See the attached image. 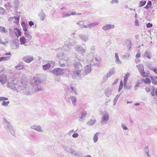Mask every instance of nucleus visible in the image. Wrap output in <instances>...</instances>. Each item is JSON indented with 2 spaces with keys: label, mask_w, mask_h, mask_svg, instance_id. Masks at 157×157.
<instances>
[{
  "label": "nucleus",
  "mask_w": 157,
  "mask_h": 157,
  "mask_svg": "<svg viewBox=\"0 0 157 157\" xmlns=\"http://www.w3.org/2000/svg\"><path fill=\"white\" fill-rule=\"evenodd\" d=\"M3 122L6 128H7L10 131L11 133L13 135L15 134V130L11 125L10 122L8 121L5 118H3Z\"/></svg>",
  "instance_id": "1"
},
{
  "label": "nucleus",
  "mask_w": 157,
  "mask_h": 157,
  "mask_svg": "<svg viewBox=\"0 0 157 157\" xmlns=\"http://www.w3.org/2000/svg\"><path fill=\"white\" fill-rule=\"evenodd\" d=\"M75 42V38L74 37H71L70 39L68 38L67 40L65 42L64 47L63 48H65L66 47L69 48L70 46L74 44Z\"/></svg>",
  "instance_id": "2"
},
{
  "label": "nucleus",
  "mask_w": 157,
  "mask_h": 157,
  "mask_svg": "<svg viewBox=\"0 0 157 157\" xmlns=\"http://www.w3.org/2000/svg\"><path fill=\"white\" fill-rule=\"evenodd\" d=\"M66 87H67L66 88V90L67 92L68 91L72 95L77 94L76 87L73 84H71L69 87H67L66 86Z\"/></svg>",
  "instance_id": "3"
},
{
  "label": "nucleus",
  "mask_w": 157,
  "mask_h": 157,
  "mask_svg": "<svg viewBox=\"0 0 157 157\" xmlns=\"http://www.w3.org/2000/svg\"><path fill=\"white\" fill-rule=\"evenodd\" d=\"M103 116L101 117V123H104L109 121V115L106 111H105L102 113Z\"/></svg>",
  "instance_id": "4"
},
{
  "label": "nucleus",
  "mask_w": 157,
  "mask_h": 157,
  "mask_svg": "<svg viewBox=\"0 0 157 157\" xmlns=\"http://www.w3.org/2000/svg\"><path fill=\"white\" fill-rule=\"evenodd\" d=\"M136 67L138 68L139 71L142 76L144 77H146L147 76L145 75V72L144 70V66L143 64H140L137 65Z\"/></svg>",
  "instance_id": "5"
},
{
  "label": "nucleus",
  "mask_w": 157,
  "mask_h": 157,
  "mask_svg": "<svg viewBox=\"0 0 157 157\" xmlns=\"http://www.w3.org/2000/svg\"><path fill=\"white\" fill-rule=\"evenodd\" d=\"M75 49L76 51L80 52L82 53H85L86 51V47H83L80 45H76L75 47Z\"/></svg>",
  "instance_id": "6"
},
{
  "label": "nucleus",
  "mask_w": 157,
  "mask_h": 157,
  "mask_svg": "<svg viewBox=\"0 0 157 157\" xmlns=\"http://www.w3.org/2000/svg\"><path fill=\"white\" fill-rule=\"evenodd\" d=\"M15 85L16 82L13 80H12L10 82H8L7 87L12 90L15 91L17 90Z\"/></svg>",
  "instance_id": "7"
},
{
  "label": "nucleus",
  "mask_w": 157,
  "mask_h": 157,
  "mask_svg": "<svg viewBox=\"0 0 157 157\" xmlns=\"http://www.w3.org/2000/svg\"><path fill=\"white\" fill-rule=\"evenodd\" d=\"M54 65V63L52 61L49 60L48 63L46 64L43 65L42 67L44 70L49 69L51 67H53Z\"/></svg>",
  "instance_id": "8"
},
{
  "label": "nucleus",
  "mask_w": 157,
  "mask_h": 157,
  "mask_svg": "<svg viewBox=\"0 0 157 157\" xmlns=\"http://www.w3.org/2000/svg\"><path fill=\"white\" fill-rule=\"evenodd\" d=\"M68 61V59L67 58H66V59L63 58L60 59V60L59 61L60 66L64 67L67 66L68 65L67 63Z\"/></svg>",
  "instance_id": "9"
},
{
  "label": "nucleus",
  "mask_w": 157,
  "mask_h": 157,
  "mask_svg": "<svg viewBox=\"0 0 157 157\" xmlns=\"http://www.w3.org/2000/svg\"><path fill=\"white\" fill-rule=\"evenodd\" d=\"M115 72L114 68H111L106 75H105L103 77V79L104 80H107L112 75H113Z\"/></svg>",
  "instance_id": "10"
},
{
  "label": "nucleus",
  "mask_w": 157,
  "mask_h": 157,
  "mask_svg": "<svg viewBox=\"0 0 157 157\" xmlns=\"http://www.w3.org/2000/svg\"><path fill=\"white\" fill-rule=\"evenodd\" d=\"M63 69L57 68L54 69L52 71V72L54 74L57 75H61L63 73Z\"/></svg>",
  "instance_id": "11"
},
{
  "label": "nucleus",
  "mask_w": 157,
  "mask_h": 157,
  "mask_svg": "<svg viewBox=\"0 0 157 157\" xmlns=\"http://www.w3.org/2000/svg\"><path fill=\"white\" fill-rule=\"evenodd\" d=\"M22 60L25 62L29 63L34 60L33 57L31 56H26L22 58Z\"/></svg>",
  "instance_id": "12"
},
{
  "label": "nucleus",
  "mask_w": 157,
  "mask_h": 157,
  "mask_svg": "<svg viewBox=\"0 0 157 157\" xmlns=\"http://www.w3.org/2000/svg\"><path fill=\"white\" fill-rule=\"evenodd\" d=\"M74 69L79 70L82 71L83 70L82 66L80 62H76L74 64Z\"/></svg>",
  "instance_id": "13"
},
{
  "label": "nucleus",
  "mask_w": 157,
  "mask_h": 157,
  "mask_svg": "<svg viewBox=\"0 0 157 157\" xmlns=\"http://www.w3.org/2000/svg\"><path fill=\"white\" fill-rule=\"evenodd\" d=\"M30 128L35 130L38 132H43V130L42 129L41 127L39 125H32L31 126Z\"/></svg>",
  "instance_id": "14"
},
{
  "label": "nucleus",
  "mask_w": 157,
  "mask_h": 157,
  "mask_svg": "<svg viewBox=\"0 0 157 157\" xmlns=\"http://www.w3.org/2000/svg\"><path fill=\"white\" fill-rule=\"evenodd\" d=\"M114 27L115 25H114L108 24L103 26L102 29L104 31H106L114 29Z\"/></svg>",
  "instance_id": "15"
},
{
  "label": "nucleus",
  "mask_w": 157,
  "mask_h": 157,
  "mask_svg": "<svg viewBox=\"0 0 157 157\" xmlns=\"http://www.w3.org/2000/svg\"><path fill=\"white\" fill-rule=\"evenodd\" d=\"M67 96L69 100H71V101L73 105L74 106H75L76 105V103L77 101V99L73 95H70L68 96V95H67Z\"/></svg>",
  "instance_id": "16"
},
{
  "label": "nucleus",
  "mask_w": 157,
  "mask_h": 157,
  "mask_svg": "<svg viewBox=\"0 0 157 157\" xmlns=\"http://www.w3.org/2000/svg\"><path fill=\"white\" fill-rule=\"evenodd\" d=\"M7 81V77L4 74L0 75V82L2 84H4Z\"/></svg>",
  "instance_id": "17"
},
{
  "label": "nucleus",
  "mask_w": 157,
  "mask_h": 157,
  "mask_svg": "<svg viewBox=\"0 0 157 157\" xmlns=\"http://www.w3.org/2000/svg\"><path fill=\"white\" fill-rule=\"evenodd\" d=\"M94 55L93 53H91L88 54L86 56V59L87 60L90 62H93L94 60Z\"/></svg>",
  "instance_id": "18"
},
{
  "label": "nucleus",
  "mask_w": 157,
  "mask_h": 157,
  "mask_svg": "<svg viewBox=\"0 0 157 157\" xmlns=\"http://www.w3.org/2000/svg\"><path fill=\"white\" fill-rule=\"evenodd\" d=\"M82 71L79 70H74L72 74V78H74L80 75Z\"/></svg>",
  "instance_id": "19"
},
{
  "label": "nucleus",
  "mask_w": 157,
  "mask_h": 157,
  "mask_svg": "<svg viewBox=\"0 0 157 157\" xmlns=\"http://www.w3.org/2000/svg\"><path fill=\"white\" fill-rule=\"evenodd\" d=\"M87 114V113L86 111H83L81 113V116L79 117V121L83 122Z\"/></svg>",
  "instance_id": "20"
},
{
  "label": "nucleus",
  "mask_w": 157,
  "mask_h": 157,
  "mask_svg": "<svg viewBox=\"0 0 157 157\" xmlns=\"http://www.w3.org/2000/svg\"><path fill=\"white\" fill-rule=\"evenodd\" d=\"M105 93L106 96L108 97H109L112 94V89L110 88H107L105 89Z\"/></svg>",
  "instance_id": "21"
},
{
  "label": "nucleus",
  "mask_w": 157,
  "mask_h": 157,
  "mask_svg": "<svg viewBox=\"0 0 157 157\" xmlns=\"http://www.w3.org/2000/svg\"><path fill=\"white\" fill-rule=\"evenodd\" d=\"M79 36L81 39L85 42L88 41L89 40L88 36L86 34H80Z\"/></svg>",
  "instance_id": "22"
},
{
  "label": "nucleus",
  "mask_w": 157,
  "mask_h": 157,
  "mask_svg": "<svg viewBox=\"0 0 157 157\" xmlns=\"http://www.w3.org/2000/svg\"><path fill=\"white\" fill-rule=\"evenodd\" d=\"M91 65L90 64L86 66L84 69V71L86 74H88L91 71Z\"/></svg>",
  "instance_id": "23"
},
{
  "label": "nucleus",
  "mask_w": 157,
  "mask_h": 157,
  "mask_svg": "<svg viewBox=\"0 0 157 157\" xmlns=\"http://www.w3.org/2000/svg\"><path fill=\"white\" fill-rule=\"evenodd\" d=\"M66 55L64 52L62 51H59L57 55V57L60 59L66 57Z\"/></svg>",
  "instance_id": "24"
},
{
  "label": "nucleus",
  "mask_w": 157,
  "mask_h": 157,
  "mask_svg": "<svg viewBox=\"0 0 157 157\" xmlns=\"http://www.w3.org/2000/svg\"><path fill=\"white\" fill-rule=\"evenodd\" d=\"M14 33L16 36L17 37L21 36V33L19 29L17 28H15L14 29Z\"/></svg>",
  "instance_id": "25"
},
{
  "label": "nucleus",
  "mask_w": 157,
  "mask_h": 157,
  "mask_svg": "<svg viewBox=\"0 0 157 157\" xmlns=\"http://www.w3.org/2000/svg\"><path fill=\"white\" fill-rule=\"evenodd\" d=\"M19 2L18 0H15L14 1L13 6L15 10H17L19 7Z\"/></svg>",
  "instance_id": "26"
},
{
  "label": "nucleus",
  "mask_w": 157,
  "mask_h": 157,
  "mask_svg": "<svg viewBox=\"0 0 157 157\" xmlns=\"http://www.w3.org/2000/svg\"><path fill=\"white\" fill-rule=\"evenodd\" d=\"M150 78L152 81V84L154 85H157V77H154L151 75L150 76Z\"/></svg>",
  "instance_id": "27"
},
{
  "label": "nucleus",
  "mask_w": 157,
  "mask_h": 157,
  "mask_svg": "<svg viewBox=\"0 0 157 157\" xmlns=\"http://www.w3.org/2000/svg\"><path fill=\"white\" fill-rule=\"evenodd\" d=\"M144 56L147 57L148 59H151V57L152 55L151 52L150 51H147L145 52L144 54Z\"/></svg>",
  "instance_id": "28"
},
{
  "label": "nucleus",
  "mask_w": 157,
  "mask_h": 157,
  "mask_svg": "<svg viewBox=\"0 0 157 157\" xmlns=\"http://www.w3.org/2000/svg\"><path fill=\"white\" fill-rule=\"evenodd\" d=\"M96 121L95 119H90V120L87 122L86 124L89 126H91L94 124Z\"/></svg>",
  "instance_id": "29"
},
{
  "label": "nucleus",
  "mask_w": 157,
  "mask_h": 157,
  "mask_svg": "<svg viewBox=\"0 0 157 157\" xmlns=\"http://www.w3.org/2000/svg\"><path fill=\"white\" fill-rule=\"evenodd\" d=\"M130 76V74L128 73H127L125 75V76L124 77V87H125L126 86V84H127V81L128 79V78Z\"/></svg>",
  "instance_id": "30"
},
{
  "label": "nucleus",
  "mask_w": 157,
  "mask_h": 157,
  "mask_svg": "<svg viewBox=\"0 0 157 157\" xmlns=\"http://www.w3.org/2000/svg\"><path fill=\"white\" fill-rule=\"evenodd\" d=\"M115 63L119 64L121 63V60L119 59V58L118 56V54L117 53H115Z\"/></svg>",
  "instance_id": "31"
},
{
  "label": "nucleus",
  "mask_w": 157,
  "mask_h": 157,
  "mask_svg": "<svg viewBox=\"0 0 157 157\" xmlns=\"http://www.w3.org/2000/svg\"><path fill=\"white\" fill-rule=\"evenodd\" d=\"M23 92L26 95H28L30 94V92H29V89L28 87H24L22 90Z\"/></svg>",
  "instance_id": "32"
},
{
  "label": "nucleus",
  "mask_w": 157,
  "mask_h": 157,
  "mask_svg": "<svg viewBox=\"0 0 157 157\" xmlns=\"http://www.w3.org/2000/svg\"><path fill=\"white\" fill-rule=\"evenodd\" d=\"M100 134V132L96 133L94 136L93 140L94 143H96L98 140V135Z\"/></svg>",
  "instance_id": "33"
},
{
  "label": "nucleus",
  "mask_w": 157,
  "mask_h": 157,
  "mask_svg": "<svg viewBox=\"0 0 157 157\" xmlns=\"http://www.w3.org/2000/svg\"><path fill=\"white\" fill-rule=\"evenodd\" d=\"M39 16L40 17V19L42 20H43L44 19L45 15L44 13L42 11L40 12L38 14Z\"/></svg>",
  "instance_id": "34"
},
{
  "label": "nucleus",
  "mask_w": 157,
  "mask_h": 157,
  "mask_svg": "<svg viewBox=\"0 0 157 157\" xmlns=\"http://www.w3.org/2000/svg\"><path fill=\"white\" fill-rule=\"evenodd\" d=\"M23 68V63L22 62L20 63L17 66L15 67V68L17 70H20Z\"/></svg>",
  "instance_id": "35"
},
{
  "label": "nucleus",
  "mask_w": 157,
  "mask_h": 157,
  "mask_svg": "<svg viewBox=\"0 0 157 157\" xmlns=\"http://www.w3.org/2000/svg\"><path fill=\"white\" fill-rule=\"evenodd\" d=\"M19 41L21 44H24L25 43L26 40L24 37H22L20 38Z\"/></svg>",
  "instance_id": "36"
},
{
  "label": "nucleus",
  "mask_w": 157,
  "mask_h": 157,
  "mask_svg": "<svg viewBox=\"0 0 157 157\" xmlns=\"http://www.w3.org/2000/svg\"><path fill=\"white\" fill-rule=\"evenodd\" d=\"M24 34L28 40H30L32 38V36L29 33V31H26L24 32Z\"/></svg>",
  "instance_id": "37"
},
{
  "label": "nucleus",
  "mask_w": 157,
  "mask_h": 157,
  "mask_svg": "<svg viewBox=\"0 0 157 157\" xmlns=\"http://www.w3.org/2000/svg\"><path fill=\"white\" fill-rule=\"evenodd\" d=\"M99 24V23L98 22H93L90 24H89L90 29H91L92 28L98 25Z\"/></svg>",
  "instance_id": "38"
},
{
  "label": "nucleus",
  "mask_w": 157,
  "mask_h": 157,
  "mask_svg": "<svg viewBox=\"0 0 157 157\" xmlns=\"http://www.w3.org/2000/svg\"><path fill=\"white\" fill-rule=\"evenodd\" d=\"M10 57V56L1 57H0V62L8 60Z\"/></svg>",
  "instance_id": "39"
},
{
  "label": "nucleus",
  "mask_w": 157,
  "mask_h": 157,
  "mask_svg": "<svg viewBox=\"0 0 157 157\" xmlns=\"http://www.w3.org/2000/svg\"><path fill=\"white\" fill-rule=\"evenodd\" d=\"M146 3V1H140L138 6V7H141L144 6Z\"/></svg>",
  "instance_id": "40"
},
{
  "label": "nucleus",
  "mask_w": 157,
  "mask_h": 157,
  "mask_svg": "<svg viewBox=\"0 0 157 157\" xmlns=\"http://www.w3.org/2000/svg\"><path fill=\"white\" fill-rule=\"evenodd\" d=\"M143 81L146 84H149L151 82V80L149 78H148L143 79Z\"/></svg>",
  "instance_id": "41"
},
{
  "label": "nucleus",
  "mask_w": 157,
  "mask_h": 157,
  "mask_svg": "<svg viewBox=\"0 0 157 157\" xmlns=\"http://www.w3.org/2000/svg\"><path fill=\"white\" fill-rule=\"evenodd\" d=\"M0 32L3 33H7L8 31L5 27L0 26Z\"/></svg>",
  "instance_id": "42"
},
{
  "label": "nucleus",
  "mask_w": 157,
  "mask_h": 157,
  "mask_svg": "<svg viewBox=\"0 0 157 157\" xmlns=\"http://www.w3.org/2000/svg\"><path fill=\"white\" fill-rule=\"evenodd\" d=\"M152 5V2L151 1H149L147 3V5H146V6L144 7V8H145L146 9H148L149 7L151 6Z\"/></svg>",
  "instance_id": "43"
},
{
  "label": "nucleus",
  "mask_w": 157,
  "mask_h": 157,
  "mask_svg": "<svg viewBox=\"0 0 157 157\" xmlns=\"http://www.w3.org/2000/svg\"><path fill=\"white\" fill-rule=\"evenodd\" d=\"M21 25L22 26L23 30L25 32L26 31H28L26 27V25L25 22H22L21 23Z\"/></svg>",
  "instance_id": "44"
},
{
  "label": "nucleus",
  "mask_w": 157,
  "mask_h": 157,
  "mask_svg": "<svg viewBox=\"0 0 157 157\" xmlns=\"http://www.w3.org/2000/svg\"><path fill=\"white\" fill-rule=\"evenodd\" d=\"M77 24L79 25V27H81L82 28V26L84 24V22L83 21H79L77 23Z\"/></svg>",
  "instance_id": "45"
},
{
  "label": "nucleus",
  "mask_w": 157,
  "mask_h": 157,
  "mask_svg": "<svg viewBox=\"0 0 157 157\" xmlns=\"http://www.w3.org/2000/svg\"><path fill=\"white\" fill-rule=\"evenodd\" d=\"M9 103L10 101H4L2 102V103L1 105H2L4 106H7Z\"/></svg>",
  "instance_id": "46"
},
{
  "label": "nucleus",
  "mask_w": 157,
  "mask_h": 157,
  "mask_svg": "<svg viewBox=\"0 0 157 157\" xmlns=\"http://www.w3.org/2000/svg\"><path fill=\"white\" fill-rule=\"evenodd\" d=\"M41 82V80L40 79H37L36 80L34 83V84L35 85H39Z\"/></svg>",
  "instance_id": "47"
},
{
  "label": "nucleus",
  "mask_w": 157,
  "mask_h": 157,
  "mask_svg": "<svg viewBox=\"0 0 157 157\" xmlns=\"http://www.w3.org/2000/svg\"><path fill=\"white\" fill-rule=\"evenodd\" d=\"M123 82L121 80L120 82V84L118 89V91H120L123 88Z\"/></svg>",
  "instance_id": "48"
},
{
  "label": "nucleus",
  "mask_w": 157,
  "mask_h": 157,
  "mask_svg": "<svg viewBox=\"0 0 157 157\" xmlns=\"http://www.w3.org/2000/svg\"><path fill=\"white\" fill-rule=\"evenodd\" d=\"M70 153L71 154H73L76 156H78V154H77L76 152L74 150H70Z\"/></svg>",
  "instance_id": "49"
},
{
  "label": "nucleus",
  "mask_w": 157,
  "mask_h": 157,
  "mask_svg": "<svg viewBox=\"0 0 157 157\" xmlns=\"http://www.w3.org/2000/svg\"><path fill=\"white\" fill-rule=\"evenodd\" d=\"M5 11L2 8L0 7V14L3 15L5 14Z\"/></svg>",
  "instance_id": "50"
},
{
  "label": "nucleus",
  "mask_w": 157,
  "mask_h": 157,
  "mask_svg": "<svg viewBox=\"0 0 157 157\" xmlns=\"http://www.w3.org/2000/svg\"><path fill=\"white\" fill-rule=\"evenodd\" d=\"M118 2V0H111L110 3L113 5L114 4H117Z\"/></svg>",
  "instance_id": "51"
},
{
  "label": "nucleus",
  "mask_w": 157,
  "mask_h": 157,
  "mask_svg": "<svg viewBox=\"0 0 157 157\" xmlns=\"http://www.w3.org/2000/svg\"><path fill=\"white\" fill-rule=\"evenodd\" d=\"M71 15L69 13H63L62 17L63 18H65L66 17H69Z\"/></svg>",
  "instance_id": "52"
},
{
  "label": "nucleus",
  "mask_w": 157,
  "mask_h": 157,
  "mask_svg": "<svg viewBox=\"0 0 157 157\" xmlns=\"http://www.w3.org/2000/svg\"><path fill=\"white\" fill-rule=\"evenodd\" d=\"M43 89V88L41 87H36L35 88L34 91L35 92H37L40 91Z\"/></svg>",
  "instance_id": "53"
},
{
  "label": "nucleus",
  "mask_w": 157,
  "mask_h": 157,
  "mask_svg": "<svg viewBox=\"0 0 157 157\" xmlns=\"http://www.w3.org/2000/svg\"><path fill=\"white\" fill-rule=\"evenodd\" d=\"M9 31H10L9 33H10V36H13V30L12 29L10 28L9 29Z\"/></svg>",
  "instance_id": "54"
},
{
  "label": "nucleus",
  "mask_w": 157,
  "mask_h": 157,
  "mask_svg": "<svg viewBox=\"0 0 157 157\" xmlns=\"http://www.w3.org/2000/svg\"><path fill=\"white\" fill-rule=\"evenodd\" d=\"M121 127L124 130H126L128 129V128L124 124H122Z\"/></svg>",
  "instance_id": "55"
},
{
  "label": "nucleus",
  "mask_w": 157,
  "mask_h": 157,
  "mask_svg": "<svg viewBox=\"0 0 157 157\" xmlns=\"http://www.w3.org/2000/svg\"><path fill=\"white\" fill-rule=\"evenodd\" d=\"M5 6L7 9L8 10L10 9L11 7V6L9 3L6 4Z\"/></svg>",
  "instance_id": "56"
},
{
  "label": "nucleus",
  "mask_w": 157,
  "mask_h": 157,
  "mask_svg": "<svg viewBox=\"0 0 157 157\" xmlns=\"http://www.w3.org/2000/svg\"><path fill=\"white\" fill-rule=\"evenodd\" d=\"M78 136V135L77 133H75L72 135V136L73 138H76Z\"/></svg>",
  "instance_id": "57"
},
{
  "label": "nucleus",
  "mask_w": 157,
  "mask_h": 157,
  "mask_svg": "<svg viewBox=\"0 0 157 157\" xmlns=\"http://www.w3.org/2000/svg\"><path fill=\"white\" fill-rule=\"evenodd\" d=\"M140 85V83H136V85H135V87H134V90H136L137 89V87H139Z\"/></svg>",
  "instance_id": "58"
},
{
  "label": "nucleus",
  "mask_w": 157,
  "mask_h": 157,
  "mask_svg": "<svg viewBox=\"0 0 157 157\" xmlns=\"http://www.w3.org/2000/svg\"><path fill=\"white\" fill-rule=\"evenodd\" d=\"M151 70L153 71V72L156 74L157 75V68H152L151 69Z\"/></svg>",
  "instance_id": "59"
},
{
  "label": "nucleus",
  "mask_w": 157,
  "mask_h": 157,
  "mask_svg": "<svg viewBox=\"0 0 157 157\" xmlns=\"http://www.w3.org/2000/svg\"><path fill=\"white\" fill-rule=\"evenodd\" d=\"M152 24L151 23H148L146 24V26L147 28H149L152 27Z\"/></svg>",
  "instance_id": "60"
},
{
  "label": "nucleus",
  "mask_w": 157,
  "mask_h": 157,
  "mask_svg": "<svg viewBox=\"0 0 157 157\" xmlns=\"http://www.w3.org/2000/svg\"><path fill=\"white\" fill-rule=\"evenodd\" d=\"M135 25H136V26H139V23L138 19L137 18L135 19Z\"/></svg>",
  "instance_id": "61"
},
{
  "label": "nucleus",
  "mask_w": 157,
  "mask_h": 157,
  "mask_svg": "<svg viewBox=\"0 0 157 157\" xmlns=\"http://www.w3.org/2000/svg\"><path fill=\"white\" fill-rule=\"evenodd\" d=\"M15 19L16 20V21L17 23H19V17H14Z\"/></svg>",
  "instance_id": "62"
},
{
  "label": "nucleus",
  "mask_w": 157,
  "mask_h": 157,
  "mask_svg": "<svg viewBox=\"0 0 157 157\" xmlns=\"http://www.w3.org/2000/svg\"><path fill=\"white\" fill-rule=\"evenodd\" d=\"M29 25L32 27L33 25H34L33 22L32 21H30L29 22Z\"/></svg>",
  "instance_id": "63"
},
{
  "label": "nucleus",
  "mask_w": 157,
  "mask_h": 157,
  "mask_svg": "<svg viewBox=\"0 0 157 157\" xmlns=\"http://www.w3.org/2000/svg\"><path fill=\"white\" fill-rule=\"evenodd\" d=\"M140 53L139 52H138L136 54V57L137 58H140Z\"/></svg>",
  "instance_id": "64"
}]
</instances>
